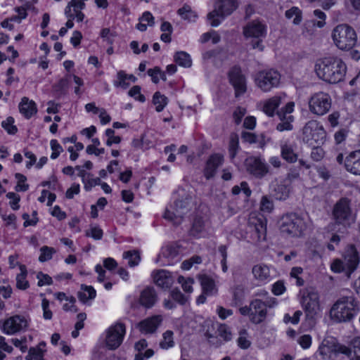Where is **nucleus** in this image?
<instances>
[{
	"instance_id": "nucleus-1",
	"label": "nucleus",
	"mask_w": 360,
	"mask_h": 360,
	"mask_svg": "<svg viewBox=\"0 0 360 360\" xmlns=\"http://www.w3.org/2000/svg\"><path fill=\"white\" fill-rule=\"evenodd\" d=\"M315 71L322 80L330 84H337L343 80L347 66L340 58L326 57L316 63Z\"/></svg>"
},
{
	"instance_id": "nucleus-2",
	"label": "nucleus",
	"mask_w": 360,
	"mask_h": 360,
	"mask_svg": "<svg viewBox=\"0 0 360 360\" xmlns=\"http://www.w3.org/2000/svg\"><path fill=\"white\" fill-rule=\"evenodd\" d=\"M359 311V303L352 295L342 296L333 304L330 317L335 323L351 321Z\"/></svg>"
},
{
	"instance_id": "nucleus-3",
	"label": "nucleus",
	"mask_w": 360,
	"mask_h": 360,
	"mask_svg": "<svg viewBox=\"0 0 360 360\" xmlns=\"http://www.w3.org/2000/svg\"><path fill=\"white\" fill-rule=\"evenodd\" d=\"M178 198L174 204L167 208L164 217L172 221L174 224H180L184 215L187 214L193 207L195 203L192 193L186 191L184 188H179Z\"/></svg>"
},
{
	"instance_id": "nucleus-4",
	"label": "nucleus",
	"mask_w": 360,
	"mask_h": 360,
	"mask_svg": "<svg viewBox=\"0 0 360 360\" xmlns=\"http://www.w3.org/2000/svg\"><path fill=\"white\" fill-rule=\"evenodd\" d=\"M332 38L336 46L341 50L352 49L357 41L355 30L345 24L339 25L333 29Z\"/></svg>"
},
{
	"instance_id": "nucleus-5",
	"label": "nucleus",
	"mask_w": 360,
	"mask_h": 360,
	"mask_svg": "<svg viewBox=\"0 0 360 360\" xmlns=\"http://www.w3.org/2000/svg\"><path fill=\"white\" fill-rule=\"evenodd\" d=\"M281 231L292 237H300L307 229L305 220L296 213H288L281 219Z\"/></svg>"
},
{
	"instance_id": "nucleus-6",
	"label": "nucleus",
	"mask_w": 360,
	"mask_h": 360,
	"mask_svg": "<svg viewBox=\"0 0 360 360\" xmlns=\"http://www.w3.org/2000/svg\"><path fill=\"white\" fill-rule=\"evenodd\" d=\"M326 132L322 124L316 120L308 121L302 129V141L311 146L324 143Z\"/></svg>"
},
{
	"instance_id": "nucleus-7",
	"label": "nucleus",
	"mask_w": 360,
	"mask_h": 360,
	"mask_svg": "<svg viewBox=\"0 0 360 360\" xmlns=\"http://www.w3.org/2000/svg\"><path fill=\"white\" fill-rule=\"evenodd\" d=\"M237 7L236 0H219L214 9L208 13L207 19L212 27L218 26L221 20Z\"/></svg>"
},
{
	"instance_id": "nucleus-8",
	"label": "nucleus",
	"mask_w": 360,
	"mask_h": 360,
	"mask_svg": "<svg viewBox=\"0 0 360 360\" xmlns=\"http://www.w3.org/2000/svg\"><path fill=\"white\" fill-rule=\"evenodd\" d=\"M346 351V346L333 337L323 339L318 350L323 360H338L339 355L345 354Z\"/></svg>"
},
{
	"instance_id": "nucleus-9",
	"label": "nucleus",
	"mask_w": 360,
	"mask_h": 360,
	"mask_svg": "<svg viewBox=\"0 0 360 360\" xmlns=\"http://www.w3.org/2000/svg\"><path fill=\"white\" fill-rule=\"evenodd\" d=\"M280 81V73L274 69L261 70L255 77L256 86L264 92H269L277 87Z\"/></svg>"
},
{
	"instance_id": "nucleus-10",
	"label": "nucleus",
	"mask_w": 360,
	"mask_h": 360,
	"mask_svg": "<svg viewBox=\"0 0 360 360\" xmlns=\"http://www.w3.org/2000/svg\"><path fill=\"white\" fill-rule=\"evenodd\" d=\"M276 304V299L273 297H267L264 301L257 298L252 300L251 322L255 324L262 323L266 318L267 308H273Z\"/></svg>"
},
{
	"instance_id": "nucleus-11",
	"label": "nucleus",
	"mask_w": 360,
	"mask_h": 360,
	"mask_svg": "<svg viewBox=\"0 0 360 360\" xmlns=\"http://www.w3.org/2000/svg\"><path fill=\"white\" fill-rule=\"evenodd\" d=\"M301 304L308 319H314L320 312L319 295L313 288L302 292Z\"/></svg>"
},
{
	"instance_id": "nucleus-12",
	"label": "nucleus",
	"mask_w": 360,
	"mask_h": 360,
	"mask_svg": "<svg viewBox=\"0 0 360 360\" xmlns=\"http://www.w3.org/2000/svg\"><path fill=\"white\" fill-rule=\"evenodd\" d=\"M332 99L326 92L319 91L311 95L309 100V108L311 113L318 116L326 114L330 109Z\"/></svg>"
},
{
	"instance_id": "nucleus-13",
	"label": "nucleus",
	"mask_w": 360,
	"mask_h": 360,
	"mask_svg": "<svg viewBox=\"0 0 360 360\" xmlns=\"http://www.w3.org/2000/svg\"><path fill=\"white\" fill-rule=\"evenodd\" d=\"M266 33V25L259 20H253L248 22L243 28L244 36L247 38L251 37L255 39L252 41V47L254 49H258L260 51L264 50V46L261 37H265Z\"/></svg>"
},
{
	"instance_id": "nucleus-14",
	"label": "nucleus",
	"mask_w": 360,
	"mask_h": 360,
	"mask_svg": "<svg viewBox=\"0 0 360 360\" xmlns=\"http://www.w3.org/2000/svg\"><path fill=\"white\" fill-rule=\"evenodd\" d=\"M125 335V326L122 323H116L110 326L106 331L105 345L111 350L118 348L123 341Z\"/></svg>"
},
{
	"instance_id": "nucleus-15",
	"label": "nucleus",
	"mask_w": 360,
	"mask_h": 360,
	"mask_svg": "<svg viewBox=\"0 0 360 360\" xmlns=\"http://www.w3.org/2000/svg\"><path fill=\"white\" fill-rule=\"evenodd\" d=\"M333 214L338 224L343 225L349 224L352 217L350 201L345 198H341L335 205Z\"/></svg>"
},
{
	"instance_id": "nucleus-16",
	"label": "nucleus",
	"mask_w": 360,
	"mask_h": 360,
	"mask_svg": "<svg viewBox=\"0 0 360 360\" xmlns=\"http://www.w3.org/2000/svg\"><path fill=\"white\" fill-rule=\"evenodd\" d=\"M2 331L7 335H14L27 327V319L20 315H15L0 322Z\"/></svg>"
},
{
	"instance_id": "nucleus-17",
	"label": "nucleus",
	"mask_w": 360,
	"mask_h": 360,
	"mask_svg": "<svg viewBox=\"0 0 360 360\" xmlns=\"http://www.w3.org/2000/svg\"><path fill=\"white\" fill-rule=\"evenodd\" d=\"M248 172L254 176L262 179L269 173V166L262 157L251 156L246 159Z\"/></svg>"
},
{
	"instance_id": "nucleus-18",
	"label": "nucleus",
	"mask_w": 360,
	"mask_h": 360,
	"mask_svg": "<svg viewBox=\"0 0 360 360\" xmlns=\"http://www.w3.org/2000/svg\"><path fill=\"white\" fill-rule=\"evenodd\" d=\"M228 77L235 89L236 97L246 91V79L242 72L240 67L238 65L232 67L229 71Z\"/></svg>"
},
{
	"instance_id": "nucleus-19",
	"label": "nucleus",
	"mask_w": 360,
	"mask_h": 360,
	"mask_svg": "<svg viewBox=\"0 0 360 360\" xmlns=\"http://www.w3.org/2000/svg\"><path fill=\"white\" fill-rule=\"evenodd\" d=\"M294 102H288L283 108L276 112V114L281 120V122L276 126V129L278 131H290L292 129V125L291 123L294 118L290 114L294 110Z\"/></svg>"
},
{
	"instance_id": "nucleus-20",
	"label": "nucleus",
	"mask_w": 360,
	"mask_h": 360,
	"mask_svg": "<svg viewBox=\"0 0 360 360\" xmlns=\"http://www.w3.org/2000/svg\"><path fill=\"white\" fill-rule=\"evenodd\" d=\"M343 259L347 266V276L349 277L357 269L360 262L359 252L354 245H349L346 248Z\"/></svg>"
},
{
	"instance_id": "nucleus-21",
	"label": "nucleus",
	"mask_w": 360,
	"mask_h": 360,
	"mask_svg": "<svg viewBox=\"0 0 360 360\" xmlns=\"http://www.w3.org/2000/svg\"><path fill=\"white\" fill-rule=\"evenodd\" d=\"M163 321L162 315H154L139 323V330L143 334H152L156 332Z\"/></svg>"
},
{
	"instance_id": "nucleus-22",
	"label": "nucleus",
	"mask_w": 360,
	"mask_h": 360,
	"mask_svg": "<svg viewBox=\"0 0 360 360\" xmlns=\"http://www.w3.org/2000/svg\"><path fill=\"white\" fill-rule=\"evenodd\" d=\"M224 162V156L219 153L211 155L207 159L203 173L207 179L212 178L218 169Z\"/></svg>"
},
{
	"instance_id": "nucleus-23",
	"label": "nucleus",
	"mask_w": 360,
	"mask_h": 360,
	"mask_svg": "<svg viewBox=\"0 0 360 360\" xmlns=\"http://www.w3.org/2000/svg\"><path fill=\"white\" fill-rule=\"evenodd\" d=\"M285 94H280L266 100L263 105V112L269 117H273L278 106L285 103Z\"/></svg>"
},
{
	"instance_id": "nucleus-24",
	"label": "nucleus",
	"mask_w": 360,
	"mask_h": 360,
	"mask_svg": "<svg viewBox=\"0 0 360 360\" xmlns=\"http://www.w3.org/2000/svg\"><path fill=\"white\" fill-rule=\"evenodd\" d=\"M158 300V294L154 288L147 286L141 290L139 299V304L146 308H152Z\"/></svg>"
},
{
	"instance_id": "nucleus-25",
	"label": "nucleus",
	"mask_w": 360,
	"mask_h": 360,
	"mask_svg": "<svg viewBox=\"0 0 360 360\" xmlns=\"http://www.w3.org/2000/svg\"><path fill=\"white\" fill-rule=\"evenodd\" d=\"M153 278L154 283L164 289L169 288L174 283V278L171 273L165 269L153 271Z\"/></svg>"
},
{
	"instance_id": "nucleus-26",
	"label": "nucleus",
	"mask_w": 360,
	"mask_h": 360,
	"mask_svg": "<svg viewBox=\"0 0 360 360\" xmlns=\"http://www.w3.org/2000/svg\"><path fill=\"white\" fill-rule=\"evenodd\" d=\"M345 169L356 175H360V150L351 152L345 160Z\"/></svg>"
},
{
	"instance_id": "nucleus-27",
	"label": "nucleus",
	"mask_w": 360,
	"mask_h": 360,
	"mask_svg": "<svg viewBox=\"0 0 360 360\" xmlns=\"http://www.w3.org/2000/svg\"><path fill=\"white\" fill-rule=\"evenodd\" d=\"M252 273L255 279L261 283H268L271 278L269 267L264 264L255 265L252 269Z\"/></svg>"
},
{
	"instance_id": "nucleus-28",
	"label": "nucleus",
	"mask_w": 360,
	"mask_h": 360,
	"mask_svg": "<svg viewBox=\"0 0 360 360\" xmlns=\"http://www.w3.org/2000/svg\"><path fill=\"white\" fill-rule=\"evenodd\" d=\"M20 112L26 118L30 119L37 112L36 103L27 97H23L19 103Z\"/></svg>"
},
{
	"instance_id": "nucleus-29",
	"label": "nucleus",
	"mask_w": 360,
	"mask_h": 360,
	"mask_svg": "<svg viewBox=\"0 0 360 360\" xmlns=\"http://www.w3.org/2000/svg\"><path fill=\"white\" fill-rule=\"evenodd\" d=\"M295 144L284 143L281 145V157L289 163H295L297 159L298 155L295 152Z\"/></svg>"
},
{
	"instance_id": "nucleus-30",
	"label": "nucleus",
	"mask_w": 360,
	"mask_h": 360,
	"mask_svg": "<svg viewBox=\"0 0 360 360\" xmlns=\"http://www.w3.org/2000/svg\"><path fill=\"white\" fill-rule=\"evenodd\" d=\"M200 282L202 290L204 294L212 295L217 292L214 281L207 275H199L198 276Z\"/></svg>"
},
{
	"instance_id": "nucleus-31",
	"label": "nucleus",
	"mask_w": 360,
	"mask_h": 360,
	"mask_svg": "<svg viewBox=\"0 0 360 360\" xmlns=\"http://www.w3.org/2000/svg\"><path fill=\"white\" fill-rule=\"evenodd\" d=\"M266 222L261 219H256L255 223L252 238L255 241L264 240L266 238Z\"/></svg>"
},
{
	"instance_id": "nucleus-32",
	"label": "nucleus",
	"mask_w": 360,
	"mask_h": 360,
	"mask_svg": "<svg viewBox=\"0 0 360 360\" xmlns=\"http://www.w3.org/2000/svg\"><path fill=\"white\" fill-rule=\"evenodd\" d=\"M352 348L346 346V355L350 360H360V337H356L352 341Z\"/></svg>"
},
{
	"instance_id": "nucleus-33",
	"label": "nucleus",
	"mask_w": 360,
	"mask_h": 360,
	"mask_svg": "<svg viewBox=\"0 0 360 360\" xmlns=\"http://www.w3.org/2000/svg\"><path fill=\"white\" fill-rule=\"evenodd\" d=\"M45 345L46 344L42 342L39 343L38 346L30 348L28 354L26 356L25 359L44 360L43 357L45 350L43 348L45 347Z\"/></svg>"
},
{
	"instance_id": "nucleus-34",
	"label": "nucleus",
	"mask_w": 360,
	"mask_h": 360,
	"mask_svg": "<svg viewBox=\"0 0 360 360\" xmlns=\"http://www.w3.org/2000/svg\"><path fill=\"white\" fill-rule=\"evenodd\" d=\"M290 193V189L288 186L283 184H277L274 186L272 195L273 196L278 200H286Z\"/></svg>"
},
{
	"instance_id": "nucleus-35",
	"label": "nucleus",
	"mask_w": 360,
	"mask_h": 360,
	"mask_svg": "<svg viewBox=\"0 0 360 360\" xmlns=\"http://www.w3.org/2000/svg\"><path fill=\"white\" fill-rule=\"evenodd\" d=\"M96 295V290L92 286L82 285L81 291L78 292V298L82 302L85 303L89 300H93Z\"/></svg>"
},
{
	"instance_id": "nucleus-36",
	"label": "nucleus",
	"mask_w": 360,
	"mask_h": 360,
	"mask_svg": "<svg viewBox=\"0 0 360 360\" xmlns=\"http://www.w3.org/2000/svg\"><path fill=\"white\" fill-rule=\"evenodd\" d=\"M174 60L176 64L184 68H190L192 60L188 53L185 51H178L174 56Z\"/></svg>"
},
{
	"instance_id": "nucleus-37",
	"label": "nucleus",
	"mask_w": 360,
	"mask_h": 360,
	"mask_svg": "<svg viewBox=\"0 0 360 360\" xmlns=\"http://www.w3.org/2000/svg\"><path fill=\"white\" fill-rule=\"evenodd\" d=\"M20 273L16 276V286L20 290H26L29 283L26 279L27 271L25 265H20Z\"/></svg>"
},
{
	"instance_id": "nucleus-38",
	"label": "nucleus",
	"mask_w": 360,
	"mask_h": 360,
	"mask_svg": "<svg viewBox=\"0 0 360 360\" xmlns=\"http://www.w3.org/2000/svg\"><path fill=\"white\" fill-rule=\"evenodd\" d=\"M177 13L182 19L190 22L195 21L198 17L196 13L191 9V7L189 5L187 4L184 5L183 7L178 9Z\"/></svg>"
},
{
	"instance_id": "nucleus-39",
	"label": "nucleus",
	"mask_w": 360,
	"mask_h": 360,
	"mask_svg": "<svg viewBox=\"0 0 360 360\" xmlns=\"http://www.w3.org/2000/svg\"><path fill=\"white\" fill-rule=\"evenodd\" d=\"M123 258L128 261V265L131 267L137 266L141 260L140 253L136 250L124 252Z\"/></svg>"
},
{
	"instance_id": "nucleus-40",
	"label": "nucleus",
	"mask_w": 360,
	"mask_h": 360,
	"mask_svg": "<svg viewBox=\"0 0 360 360\" xmlns=\"http://www.w3.org/2000/svg\"><path fill=\"white\" fill-rule=\"evenodd\" d=\"M153 103L155 105L156 111L161 112L167 105L168 98L165 95H162L159 91H157L153 95Z\"/></svg>"
},
{
	"instance_id": "nucleus-41",
	"label": "nucleus",
	"mask_w": 360,
	"mask_h": 360,
	"mask_svg": "<svg viewBox=\"0 0 360 360\" xmlns=\"http://www.w3.org/2000/svg\"><path fill=\"white\" fill-rule=\"evenodd\" d=\"M174 333L172 330H166L162 334V340L160 342V347L163 349H168L174 345Z\"/></svg>"
},
{
	"instance_id": "nucleus-42",
	"label": "nucleus",
	"mask_w": 360,
	"mask_h": 360,
	"mask_svg": "<svg viewBox=\"0 0 360 360\" xmlns=\"http://www.w3.org/2000/svg\"><path fill=\"white\" fill-rule=\"evenodd\" d=\"M239 150V139L237 134H232L230 136L229 144V153L230 158L233 159Z\"/></svg>"
},
{
	"instance_id": "nucleus-43",
	"label": "nucleus",
	"mask_w": 360,
	"mask_h": 360,
	"mask_svg": "<svg viewBox=\"0 0 360 360\" xmlns=\"http://www.w3.org/2000/svg\"><path fill=\"white\" fill-rule=\"evenodd\" d=\"M205 230V224L202 218L196 217L193 223L190 233L195 237H198Z\"/></svg>"
},
{
	"instance_id": "nucleus-44",
	"label": "nucleus",
	"mask_w": 360,
	"mask_h": 360,
	"mask_svg": "<svg viewBox=\"0 0 360 360\" xmlns=\"http://www.w3.org/2000/svg\"><path fill=\"white\" fill-rule=\"evenodd\" d=\"M129 82H127V73L123 70H120L117 73V78L114 81V85L116 87H121L124 89L129 86Z\"/></svg>"
},
{
	"instance_id": "nucleus-45",
	"label": "nucleus",
	"mask_w": 360,
	"mask_h": 360,
	"mask_svg": "<svg viewBox=\"0 0 360 360\" xmlns=\"http://www.w3.org/2000/svg\"><path fill=\"white\" fill-rule=\"evenodd\" d=\"M177 281L181 285L182 289L186 293H191L193 292V284L194 280L192 278H185L182 276L178 277Z\"/></svg>"
},
{
	"instance_id": "nucleus-46",
	"label": "nucleus",
	"mask_w": 360,
	"mask_h": 360,
	"mask_svg": "<svg viewBox=\"0 0 360 360\" xmlns=\"http://www.w3.org/2000/svg\"><path fill=\"white\" fill-rule=\"evenodd\" d=\"M237 342L239 347L243 349H246L250 347L251 342L248 340V334L245 329L240 330Z\"/></svg>"
},
{
	"instance_id": "nucleus-47",
	"label": "nucleus",
	"mask_w": 360,
	"mask_h": 360,
	"mask_svg": "<svg viewBox=\"0 0 360 360\" xmlns=\"http://www.w3.org/2000/svg\"><path fill=\"white\" fill-rule=\"evenodd\" d=\"M285 17L288 19L295 17L293 23L298 25L302 21V11L297 7H292L290 9L285 11Z\"/></svg>"
},
{
	"instance_id": "nucleus-48",
	"label": "nucleus",
	"mask_w": 360,
	"mask_h": 360,
	"mask_svg": "<svg viewBox=\"0 0 360 360\" xmlns=\"http://www.w3.org/2000/svg\"><path fill=\"white\" fill-rule=\"evenodd\" d=\"M244 300V292L243 290L240 287H236L233 292L232 306H240L242 304Z\"/></svg>"
},
{
	"instance_id": "nucleus-49",
	"label": "nucleus",
	"mask_w": 360,
	"mask_h": 360,
	"mask_svg": "<svg viewBox=\"0 0 360 360\" xmlns=\"http://www.w3.org/2000/svg\"><path fill=\"white\" fill-rule=\"evenodd\" d=\"M41 254L39 257V260L41 262H46L50 260L53 255L56 252V250L53 248H50L48 246H43L40 249Z\"/></svg>"
},
{
	"instance_id": "nucleus-50",
	"label": "nucleus",
	"mask_w": 360,
	"mask_h": 360,
	"mask_svg": "<svg viewBox=\"0 0 360 360\" xmlns=\"http://www.w3.org/2000/svg\"><path fill=\"white\" fill-rule=\"evenodd\" d=\"M330 269L334 273H345L347 275V266L344 260L334 259L330 264Z\"/></svg>"
},
{
	"instance_id": "nucleus-51",
	"label": "nucleus",
	"mask_w": 360,
	"mask_h": 360,
	"mask_svg": "<svg viewBox=\"0 0 360 360\" xmlns=\"http://www.w3.org/2000/svg\"><path fill=\"white\" fill-rule=\"evenodd\" d=\"M171 297L181 305H184L188 301V297L178 288H174L170 291Z\"/></svg>"
},
{
	"instance_id": "nucleus-52",
	"label": "nucleus",
	"mask_w": 360,
	"mask_h": 360,
	"mask_svg": "<svg viewBox=\"0 0 360 360\" xmlns=\"http://www.w3.org/2000/svg\"><path fill=\"white\" fill-rule=\"evenodd\" d=\"M103 230L98 226H91L89 229L85 231V236L86 237H91L94 240H101L103 237Z\"/></svg>"
},
{
	"instance_id": "nucleus-53",
	"label": "nucleus",
	"mask_w": 360,
	"mask_h": 360,
	"mask_svg": "<svg viewBox=\"0 0 360 360\" xmlns=\"http://www.w3.org/2000/svg\"><path fill=\"white\" fill-rule=\"evenodd\" d=\"M15 178L18 179V184L15 186V191H26L29 188V185L25 184V182L27 180V178L25 176H24L22 174L16 173L15 174Z\"/></svg>"
},
{
	"instance_id": "nucleus-54",
	"label": "nucleus",
	"mask_w": 360,
	"mask_h": 360,
	"mask_svg": "<svg viewBox=\"0 0 360 360\" xmlns=\"http://www.w3.org/2000/svg\"><path fill=\"white\" fill-rule=\"evenodd\" d=\"M13 123L14 119L12 117H8L6 120L2 122L1 126L9 134H15L18 129L13 125Z\"/></svg>"
},
{
	"instance_id": "nucleus-55",
	"label": "nucleus",
	"mask_w": 360,
	"mask_h": 360,
	"mask_svg": "<svg viewBox=\"0 0 360 360\" xmlns=\"http://www.w3.org/2000/svg\"><path fill=\"white\" fill-rule=\"evenodd\" d=\"M148 344L146 340L142 339L135 344V349L138 351L134 360H144L143 351L147 347Z\"/></svg>"
},
{
	"instance_id": "nucleus-56",
	"label": "nucleus",
	"mask_w": 360,
	"mask_h": 360,
	"mask_svg": "<svg viewBox=\"0 0 360 360\" xmlns=\"http://www.w3.org/2000/svg\"><path fill=\"white\" fill-rule=\"evenodd\" d=\"M218 251L220 253L222 259L221 260V269L223 272H226L228 270V266L226 264V259H227V247L226 245H221L219 246Z\"/></svg>"
},
{
	"instance_id": "nucleus-57",
	"label": "nucleus",
	"mask_w": 360,
	"mask_h": 360,
	"mask_svg": "<svg viewBox=\"0 0 360 360\" xmlns=\"http://www.w3.org/2000/svg\"><path fill=\"white\" fill-rule=\"evenodd\" d=\"M260 209L263 212H271L274 209L273 202L267 196H263L260 202Z\"/></svg>"
},
{
	"instance_id": "nucleus-58",
	"label": "nucleus",
	"mask_w": 360,
	"mask_h": 360,
	"mask_svg": "<svg viewBox=\"0 0 360 360\" xmlns=\"http://www.w3.org/2000/svg\"><path fill=\"white\" fill-rule=\"evenodd\" d=\"M129 95L134 99L143 103L146 101L145 96L141 93V87L139 86H134L129 91Z\"/></svg>"
},
{
	"instance_id": "nucleus-59",
	"label": "nucleus",
	"mask_w": 360,
	"mask_h": 360,
	"mask_svg": "<svg viewBox=\"0 0 360 360\" xmlns=\"http://www.w3.org/2000/svg\"><path fill=\"white\" fill-rule=\"evenodd\" d=\"M320 146L321 145H316L314 146H312L313 148H312V150L311 153V158L314 161H316V162L322 160V158H323L324 154H325L324 150H323L322 148H321Z\"/></svg>"
},
{
	"instance_id": "nucleus-60",
	"label": "nucleus",
	"mask_w": 360,
	"mask_h": 360,
	"mask_svg": "<svg viewBox=\"0 0 360 360\" xmlns=\"http://www.w3.org/2000/svg\"><path fill=\"white\" fill-rule=\"evenodd\" d=\"M51 150H53L51 158V159H56L60 153L63 151V148L60 145V143L57 141V140L53 139L50 142Z\"/></svg>"
},
{
	"instance_id": "nucleus-61",
	"label": "nucleus",
	"mask_w": 360,
	"mask_h": 360,
	"mask_svg": "<svg viewBox=\"0 0 360 360\" xmlns=\"http://www.w3.org/2000/svg\"><path fill=\"white\" fill-rule=\"evenodd\" d=\"M217 331L219 336L223 338L224 341H229L231 339V333L227 326L221 324Z\"/></svg>"
},
{
	"instance_id": "nucleus-62",
	"label": "nucleus",
	"mask_w": 360,
	"mask_h": 360,
	"mask_svg": "<svg viewBox=\"0 0 360 360\" xmlns=\"http://www.w3.org/2000/svg\"><path fill=\"white\" fill-rule=\"evenodd\" d=\"M6 197L11 200L9 202L11 208L14 210H18L20 207L18 204L20 200V195L13 192H9L6 194Z\"/></svg>"
},
{
	"instance_id": "nucleus-63",
	"label": "nucleus",
	"mask_w": 360,
	"mask_h": 360,
	"mask_svg": "<svg viewBox=\"0 0 360 360\" xmlns=\"http://www.w3.org/2000/svg\"><path fill=\"white\" fill-rule=\"evenodd\" d=\"M22 219L25 220L23 226L25 227L29 226H35L38 222L37 212V211H34L32 212V219H30V215L27 213L22 214Z\"/></svg>"
},
{
	"instance_id": "nucleus-64",
	"label": "nucleus",
	"mask_w": 360,
	"mask_h": 360,
	"mask_svg": "<svg viewBox=\"0 0 360 360\" xmlns=\"http://www.w3.org/2000/svg\"><path fill=\"white\" fill-rule=\"evenodd\" d=\"M41 307L43 309V317L46 320H51L53 316L51 310L49 309V301L44 298L41 302Z\"/></svg>"
}]
</instances>
